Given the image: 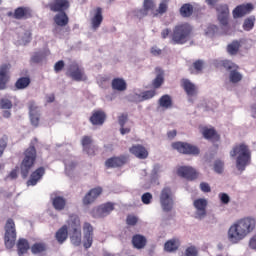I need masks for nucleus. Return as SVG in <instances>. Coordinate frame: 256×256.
I'll use <instances>...</instances> for the list:
<instances>
[{
  "instance_id": "obj_1",
  "label": "nucleus",
  "mask_w": 256,
  "mask_h": 256,
  "mask_svg": "<svg viewBox=\"0 0 256 256\" xmlns=\"http://www.w3.org/2000/svg\"><path fill=\"white\" fill-rule=\"evenodd\" d=\"M255 227L256 219L253 217H244L237 220L228 229V241H230L232 245H237V243H241V241H243L245 237L255 231Z\"/></svg>"
},
{
  "instance_id": "obj_2",
  "label": "nucleus",
  "mask_w": 256,
  "mask_h": 256,
  "mask_svg": "<svg viewBox=\"0 0 256 256\" xmlns=\"http://www.w3.org/2000/svg\"><path fill=\"white\" fill-rule=\"evenodd\" d=\"M230 157H237L236 168L238 171H245L247 165H251V150L245 143L235 145L230 151Z\"/></svg>"
},
{
  "instance_id": "obj_3",
  "label": "nucleus",
  "mask_w": 256,
  "mask_h": 256,
  "mask_svg": "<svg viewBox=\"0 0 256 256\" xmlns=\"http://www.w3.org/2000/svg\"><path fill=\"white\" fill-rule=\"evenodd\" d=\"M191 33H193L191 24L184 22L176 25L170 36L173 45H185L191 39Z\"/></svg>"
},
{
  "instance_id": "obj_4",
  "label": "nucleus",
  "mask_w": 256,
  "mask_h": 256,
  "mask_svg": "<svg viewBox=\"0 0 256 256\" xmlns=\"http://www.w3.org/2000/svg\"><path fill=\"white\" fill-rule=\"evenodd\" d=\"M37 161V149L35 146H30L24 151V158L20 164V173L23 179L29 177V172L35 167Z\"/></svg>"
},
{
  "instance_id": "obj_5",
  "label": "nucleus",
  "mask_w": 256,
  "mask_h": 256,
  "mask_svg": "<svg viewBox=\"0 0 256 256\" xmlns=\"http://www.w3.org/2000/svg\"><path fill=\"white\" fill-rule=\"evenodd\" d=\"M4 245L6 249H13L15 242L17 241V229L15 228V221L13 218H9L4 226Z\"/></svg>"
},
{
  "instance_id": "obj_6",
  "label": "nucleus",
  "mask_w": 256,
  "mask_h": 256,
  "mask_svg": "<svg viewBox=\"0 0 256 256\" xmlns=\"http://www.w3.org/2000/svg\"><path fill=\"white\" fill-rule=\"evenodd\" d=\"M160 205L166 213L173 210V190L171 187H164L160 193Z\"/></svg>"
},
{
  "instance_id": "obj_7",
  "label": "nucleus",
  "mask_w": 256,
  "mask_h": 256,
  "mask_svg": "<svg viewBox=\"0 0 256 256\" xmlns=\"http://www.w3.org/2000/svg\"><path fill=\"white\" fill-rule=\"evenodd\" d=\"M172 148L182 155H199L201 153L197 146L187 142H173Z\"/></svg>"
},
{
  "instance_id": "obj_8",
  "label": "nucleus",
  "mask_w": 256,
  "mask_h": 256,
  "mask_svg": "<svg viewBox=\"0 0 256 256\" xmlns=\"http://www.w3.org/2000/svg\"><path fill=\"white\" fill-rule=\"evenodd\" d=\"M7 17L17 21H25L33 18V10L29 7L20 6L13 11L7 12Z\"/></svg>"
},
{
  "instance_id": "obj_9",
  "label": "nucleus",
  "mask_w": 256,
  "mask_h": 256,
  "mask_svg": "<svg viewBox=\"0 0 256 256\" xmlns=\"http://www.w3.org/2000/svg\"><path fill=\"white\" fill-rule=\"evenodd\" d=\"M47 7L52 13H67L71 7V2L69 0H51Z\"/></svg>"
},
{
  "instance_id": "obj_10",
  "label": "nucleus",
  "mask_w": 256,
  "mask_h": 256,
  "mask_svg": "<svg viewBox=\"0 0 256 256\" xmlns=\"http://www.w3.org/2000/svg\"><path fill=\"white\" fill-rule=\"evenodd\" d=\"M66 75L73 81H87V75H85V71L83 68H80L79 64L77 63H73L69 66Z\"/></svg>"
},
{
  "instance_id": "obj_11",
  "label": "nucleus",
  "mask_w": 256,
  "mask_h": 256,
  "mask_svg": "<svg viewBox=\"0 0 256 256\" xmlns=\"http://www.w3.org/2000/svg\"><path fill=\"white\" fill-rule=\"evenodd\" d=\"M114 209L115 205L111 202L101 204L98 208L92 210V217H94V219L107 217V215H109L111 211H114Z\"/></svg>"
},
{
  "instance_id": "obj_12",
  "label": "nucleus",
  "mask_w": 256,
  "mask_h": 256,
  "mask_svg": "<svg viewBox=\"0 0 256 256\" xmlns=\"http://www.w3.org/2000/svg\"><path fill=\"white\" fill-rule=\"evenodd\" d=\"M82 229L84 235L83 246L85 249H90V247L93 245V225H91L89 222H84Z\"/></svg>"
},
{
  "instance_id": "obj_13",
  "label": "nucleus",
  "mask_w": 256,
  "mask_h": 256,
  "mask_svg": "<svg viewBox=\"0 0 256 256\" xmlns=\"http://www.w3.org/2000/svg\"><path fill=\"white\" fill-rule=\"evenodd\" d=\"M177 175H179V177H183L184 179H187L188 181H195V179L199 177L197 170L191 166L179 167L177 170Z\"/></svg>"
},
{
  "instance_id": "obj_14",
  "label": "nucleus",
  "mask_w": 256,
  "mask_h": 256,
  "mask_svg": "<svg viewBox=\"0 0 256 256\" xmlns=\"http://www.w3.org/2000/svg\"><path fill=\"white\" fill-rule=\"evenodd\" d=\"M9 71H11V64H2L0 66V91L7 89V83L11 79L9 75Z\"/></svg>"
},
{
  "instance_id": "obj_15",
  "label": "nucleus",
  "mask_w": 256,
  "mask_h": 256,
  "mask_svg": "<svg viewBox=\"0 0 256 256\" xmlns=\"http://www.w3.org/2000/svg\"><path fill=\"white\" fill-rule=\"evenodd\" d=\"M180 85L182 89H184L188 97H197L199 93V88L197 87V85L191 82V80L187 78H182L180 81Z\"/></svg>"
},
{
  "instance_id": "obj_16",
  "label": "nucleus",
  "mask_w": 256,
  "mask_h": 256,
  "mask_svg": "<svg viewBox=\"0 0 256 256\" xmlns=\"http://www.w3.org/2000/svg\"><path fill=\"white\" fill-rule=\"evenodd\" d=\"M45 172V167L43 166H40L36 170H34L30 174V177L26 182L27 187H35V185H37V183H39L41 179H43V177L45 176Z\"/></svg>"
},
{
  "instance_id": "obj_17",
  "label": "nucleus",
  "mask_w": 256,
  "mask_h": 256,
  "mask_svg": "<svg viewBox=\"0 0 256 256\" xmlns=\"http://www.w3.org/2000/svg\"><path fill=\"white\" fill-rule=\"evenodd\" d=\"M253 9H254V6L251 3L238 5L232 11L233 18L241 19V17H245V15H249V13L253 11Z\"/></svg>"
},
{
  "instance_id": "obj_18",
  "label": "nucleus",
  "mask_w": 256,
  "mask_h": 256,
  "mask_svg": "<svg viewBox=\"0 0 256 256\" xmlns=\"http://www.w3.org/2000/svg\"><path fill=\"white\" fill-rule=\"evenodd\" d=\"M81 145L84 153H87L90 157H95L97 148L93 145V138L91 136H83L81 139Z\"/></svg>"
},
{
  "instance_id": "obj_19",
  "label": "nucleus",
  "mask_w": 256,
  "mask_h": 256,
  "mask_svg": "<svg viewBox=\"0 0 256 256\" xmlns=\"http://www.w3.org/2000/svg\"><path fill=\"white\" fill-rule=\"evenodd\" d=\"M103 193V188L101 186L92 188L89 192L84 196L83 203L84 205H91V203H95L99 196Z\"/></svg>"
},
{
  "instance_id": "obj_20",
  "label": "nucleus",
  "mask_w": 256,
  "mask_h": 256,
  "mask_svg": "<svg viewBox=\"0 0 256 256\" xmlns=\"http://www.w3.org/2000/svg\"><path fill=\"white\" fill-rule=\"evenodd\" d=\"M193 205L196 209V219H204L207 215V201L199 198L194 201Z\"/></svg>"
},
{
  "instance_id": "obj_21",
  "label": "nucleus",
  "mask_w": 256,
  "mask_h": 256,
  "mask_svg": "<svg viewBox=\"0 0 256 256\" xmlns=\"http://www.w3.org/2000/svg\"><path fill=\"white\" fill-rule=\"evenodd\" d=\"M218 13V21L221 25H227L229 23V6L227 4H221L216 7Z\"/></svg>"
},
{
  "instance_id": "obj_22",
  "label": "nucleus",
  "mask_w": 256,
  "mask_h": 256,
  "mask_svg": "<svg viewBox=\"0 0 256 256\" xmlns=\"http://www.w3.org/2000/svg\"><path fill=\"white\" fill-rule=\"evenodd\" d=\"M125 163H127V157L119 156L107 159L105 165L108 169H115L117 167H123Z\"/></svg>"
},
{
  "instance_id": "obj_23",
  "label": "nucleus",
  "mask_w": 256,
  "mask_h": 256,
  "mask_svg": "<svg viewBox=\"0 0 256 256\" xmlns=\"http://www.w3.org/2000/svg\"><path fill=\"white\" fill-rule=\"evenodd\" d=\"M67 229L70 233L73 231H81V218L76 214L70 215L67 221Z\"/></svg>"
},
{
  "instance_id": "obj_24",
  "label": "nucleus",
  "mask_w": 256,
  "mask_h": 256,
  "mask_svg": "<svg viewBox=\"0 0 256 256\" xmlns=\"http://www.w3.org/2000/svg\"><path fill=\"white\" fill-rule=\"evenodd\" d=\"M103 23V8L97 7L94 10V16L91 18L92 29H99Z\"/></svg>"
},
{
  "instance_id": "obj_25",
  "label": "nucleus",
  "mask_w": 256,
  "mask_h": 256,
  "mask_svg": "<svg viewBox=\"0 0 256 256\" xmlns=\"http://www.w3.org/2000/svg\"><path fill=\"white\" fill-rule=\"evenodd\" d=\"M214 66L216 69H225L226 71H233L239 69V66L230 60H215Z\"/></svg>"
},
{
  "instance_id": "obj_26",
  "label": "nucleus",
  "mask_w": 256,
  "mask_h": 256,
  "mask_svg": "<svg viewBox=\"0 0 256 256\" xmlns=\"http://www.w3.org/2000/svg\"><path fill=\"white\" fill-rule=\"evenodd\" d=\"M132 155H135L138 159H147L149 157V152L142 145H134L129 149Z\"/></svg>"
},
{
  "instance_id": "obj_27",
  "label": "nucleus",
  "mask_w": 256,
  "mask_h": 256,
  "mask_svg": "<svg viewBox=\"0 0 256 256\" xmlns=\"http://www.w3.org/2000/svg\"><path fill=\"white\" fill-rule=\"evenodd\" d=\"M69 238V230L67 228V224L63 225L58 231L55 233V239L59 245H63Z\"/></svg>"
},
{
  "instance_id": "obj_28",
  "label": "nucleus",
  "mask_w": 256,
  "mask_h": 256,
  "mask_svg": "<svg viewBox=\"0 0 256 256\" xmlns=\"http://www.w3.org/2000/svg\"><path fill=\"white\" fill-rule=\"evenodd\" d=\"M202 135L204 139H207L208 141H219V139H221V136L217 134L215 128L204 127L202 129Z\"/></svg>"
},
{
  "instance_id": "obj_29",
  "label": "nucleus",
  "mask_w": 256,
  "mask_h": 256,
  "mask_svg": "<svg viewBox=\"0 0 256 256\" xmlns=\"http://www.w3.org/2000/svg\"><path fill=\"white\" fill-rule=\"evenodd\" d=\"M106 118L107 116L105 115V112L98 110L93 112L92 116L90 117V122L92 125H103Z\"/></svg>"
},
{
  "instance_id": "obj_30",
  "label": "nucleus",
  "mask_w": 256,
  "mask_h": 256,
  "mask_svg": "<svg viewBox=\"0 0 256 256\" xmlns=\"http://www.w3.org/2000/svg\"><path fill=\"white\" fill-rule=\"evenodd\" d=\"M53 20L58 27H66V25H69V16L67 15V12H58Z\"/></svg>"
},
{
  "instance_id": "obj_31",
  "label": "nucleus",
  "mask_w": 256,
  "mask_h": 256,
  "mask_svg": "<svg viewBox=\"0 0 256 256\" xmlns=\"http://www.w3.org/2000/svg\"><path fill=\"white\" fill-rule=\"evenodd\" d=\"M132 245L134 249H145L147 245V238L141 234H135L132 237Z\"/></svg>"
},
{
  "instance_id": "obj_32",
  "label": "nucleus",
  "mask_w": 256,
  "mask_h": 256,
  "mask_svg": "<svg viewBox=\"0 0 256 256\" xmlns=\"http://www.w3.org/2000/svg\"><path fill=\"white\" fill-rule=\"evenodd\" d=\"M113 91H127V82L123 78H114L111 82Z\"/></svg>"
},
{
  "instance_id": "obj_33",
  "label": "nucleus",
  "mask_w": 256,
  "mask_h": 256,
  "mask_svg": "<svg viewBox=\"0 0 256 256\" xmlns=\"http://www.w3.org/2000/svg\"><path fill=\"white\" fill-rule=\"evenodd\" d=\"M31 85V78L29 76H23L17 79L14 84L15 89L21 91L23 89H27Z\"/></svg>"
},
{
  "instance_id": "obj_34",
  "label": "nucleus",
  "mask_w": 256,
  "mask_h": 256,
  "mask_svg": "<svg viewBox=\"0 0 256 256\" xmlns=\"http://www.w3.org/2000/svg\"><path fill=\"white\" fill-rule=\"evenodd\" d=\"M204 67L205 62L203 60H196L192 65L189 66V71L191 75H199V73H203Z\"/></svg>"
},
{
  "instance_id": "obj_35",
  "label": "nucleus",
  "mask_w": 256,
  "mask_h": 256,
  "mask_svg": "<svg viewBox=\"0 0 256 256\" xmlns=\"http://www.w3.org/2000/svg\"><path fill=\"white\" fill-rule=\"evenodd\" d=\"M52 205L56 211H63L67 206V200L63 196H56L52 199Z\"/></svg>"
},
{
  "instance_id": "obj_36",
  "label": "nucleus",
  "mask_w": 256,
  "mask_h": 256,
  "mask_svg": "<svg viewBox=\"0 0 256 256\" xmlns=\"http://www.w3.org/2000/svg\"><path fill=\"white\" fill-rule=\"evenodd\" d=\"M158 105L162 109H171L173 107V99L169 94L162 95L158 100Z\"/></svg>"
},
{
  "instance_id": "obj_37",
  "label": "nucleus",
  "mask_w": 256,
  "mask_h": 256,
  "mask_svg": "<svg viewBox=\"0 0 256 256\" xmlns=\"http://www.w3.org/2000/svg\"><path fill=\"white\" fill-rule=\"evenodd\" d=\"M193 12H194V8H193V4L191 3H185L179 9V13L181 17H183L184 19L191 17V15H193Z\"/></svg>"
},
{
  "instance_id": "obj_38",
  "label": "nucleus",
  "mask_w": 256,
  "mask_h": 256,
  "mask_svg": "<svg viewBox=\"0 0 256 256\" xmlns=\"http://www.w3.org/2000/svg\"><path fill=\"white\" fill-rule=\"evenodd\" d=\"M157 71V76L156 78L152 81V86L154 89H159L163 83H165V76L163 73V70L160 68H156Z\"/></svg>"
},
{
  "instance_id": "obj_39",
  "label": "nucleus",
  "mask_w": 256,
  "mask_h": 256,
  "mask_svg": "<svg viewBox=\"0 0 256 256\" xmlns=\"http://www.w3.org/2000/svg\"><path fill=\"white\" fill-rule=\"evenodd\" d=\"M18 255H25L29 251V241L25 238H20L17 243Z\"/></svg>"
},
{
  "instance_id": "obj_40",
  "label": "nucleus",
  "mask_w": 256,
  "mask_h": 256,
  "mask_svg": "<svg viewBox=\"0 0 256 256\" xmlns=\"http://www.w3.org/2000/svg\"><path fill=\"white\" fill-rule=\"evenodd\" d=\"M241 49V40H233L230 44L227 45V53L229 55H237Z\"/></svg>"
},
{
  "instance_id": "obj_41",
  "label": "nucleus",
  "mask_w": 256,
  "mask_h": 256,
  "mask_svg": "<svg viewBox=\"0 0 256 256\" xmlns=\"http://www.w3.org/2000/svg\"><path fill=\"white\" fill-rule=\"evenodd\" d=\"M177 249H179V240L177 239L168 240L164 244V250L168 253H173L174 251H177Z\"/></svg>"
},
{
  "instance_id": "obj_42",
  "label": "nucleus",
  "mask_w": 256,
  "mask_h": 256,
  "mask_svg": "<svg viewBox=\"0 0 256 256\" xmlns=\"http://www.w3.org/2000/svg\"><path fill=\"white\" fill-rule=\"evenodd\" d=\"M81 238V230L70 232V241L72 245H75V247H79V245H81Z\"/></svg>"
},
{
  "instance_id": "obj_43",
  "label": "nucleus",
  "mask_w": 256,
  "mask_h": 256,
  "mask_svg": "<svg viewBox=\"0 0 256 256\" xmlns=\"http://www.w3.org/2000/svg\"><path fill=\"white\" fill-rule=\"evenodd\" d=\"M31 251L34 255L44 253V251H47V245L45 243H35L32 245Z\"/></svg>"
},
{
  "instance_id": "obj_44",
  "label": "nucleus",
  "mask_w": 256,
  "mask_h": 256,
  "mask_svg": "<svg viewBox=\"0 0 256 256\" xmlns=\"http://www.w3.org/2000/svg\"><path fill=\"white\" fill-rule=\"evenodd\" d=\"M255 16H250L244 20L243 29L244 31H251L255 27Z\"/></svg>"
},
{
  "instance_id": "obj_45",
  "label": "nucleus",
  "mask_w": 256,
  "mask_h": 256,
  "mask_svg": "<svg viewBox=\"0 0 256 256\" xmlns=\"http://www.w3.org/2000/svg\"><path fill=\"white\" fill-rule=\"evenodd\" d=\"M229 79L231 83H239L243 79V75L239 73L238 69L230 71Z\"/></svg>"
},
{
  "instance_id": "obj_46",
  "label": "nucleus",
  "mask_w": 256,
  "mask_h": 256,
  "mask_svg": "<svg viewBox=\"0 0 256 256\" xmlns=\"http://www.w3.org/2000/svg\"><path fill=\"white\" fill-rule=\"evenodd\" d=\"M157 95V92L155 90H147L140 94V101H148V99H153Z\"/></svg>"
},
{
  "instance_id": "obj_47",
  "label": "nucleus",
  "mask_w": 256,
  "mask_h": 256,
  "mask_svg": "<svg viewBox=\"0 0 256 256\" xmlns=\"http://www.w3.org/2000/svg\"><path fill=\"white\" fill-rule=\"evenodd\" d=\"M167 9H169L167 2H161L158 9L155 11V13H153V17H157V15H163L167 13Z\"/></svg>"
},
{
  "instance_id": "obj_48",
  "label": "nucleus",
  "mask_w": 256,
  "mask_h": 256,
  "mask_svg": "<svg viewBox=\"0 0 256 256\" xmlns=\"http://www.w3.org/2000/svg\"><path fill=\"white\" fill-rule=\"evenodd\" d=\"M0 109H13V102L9 98H1Z\"/></svg>"
},
{
  "instance_id": "obj_49",
  "label": "nucleus",
  "mask_w": 256,
  "mask_h": 256,
  "mask_svg": "<svg viewBox=\"0 0 256 256\" xmlns=\"http://www.w3.org/2000/svg\"><path fill=\"white\" fill-rule=\"evenodd\" d=\"M143 8L149 13V11H155V2L153 0H144Z\"/></svg>"
},
{
  "instance_id": "obj_50",
  "label": "nucleus",
  "mask_w": 256,
  "mask_h": 256,
  "mask_svg": "<svg viewBox=\"0 0 256 256\" xmlns=\"http://www.w3.org/2000/svg\"><path fill=\"white\" fill-rule=\"evenodd\" d=\"M185 256H199V250L195 246H189L185 250Z\"/></svg>"
},
{
  "instance_id": "obj_51",
  "label": "nucleus",
  "mask_w": 256,
  "mask_h": 256,
  "mask_svg": "<svg viewBox=\"0 0 256 256\" xmlns=\"http://www.w3.org/2000/svg\"><path fill=\"white\" fill-rule=\"evenodd\" d=\"M7 136H4L0 139V157H3V153H5V149H7Z\"/></svg>"
},
{
  "instance_id": "obj_52",
  "label": "nucleus",
  "mask_w": 256,
  "mask_h": 256,
  "mask_svg": "<svg viewBox=\"0 0 256 256\" xmlns=\"http://www.w3.org/2000/svg\"><path fill=\"white\" fill-rule=\"evenodd\" d=\"M223 167H225V164L221 160H216L214 163V171L216 173H223Z\"/></svg>"
},
{
  "instance_id": "obj_53",
  "label": "nucleus",
  "mask_w": 256,
  "mask_h": 256,
  "mask_svg": "<svg viewBox=\"0 0 256 256\" xmlns=\"http://www.w3.org/2000/svg\"><path fill=\"white\" fill-rule=\"evenodd\" d=\"M40 115L39 113L30 114V121L34 127H39Z\"/></svg>"
},
{
  "instance_id": "obj_54",
  "label": "nucleus",
  "mask_w": 256,
  "mask_h": 256,
  "mask_svg": "<svg viewBox=\"0 0 256 256\" xmlns=\"http://www.w3.org/2000/svg\"><path fill=\"white\" fill-rule=\"evenodd\" d=\"M149 15V12L145 10L144 8L138 9L135 11V17L137 19H143L144 17H147Z\"/></svg>"
},
{
  "instance_id": "obj_55",
  "label": "nucleus",
  "mask_w": 256,
  "mask_h": 256,
  "mask_svg": "<svg viewBox=\"0 0 256 256\" xmlns=\"http://www.w3.org/2000/svg\"><path fill=\"white\" fill-rule=\"evenodd\" d=\"M137 221H139V219L135 215H128L126 218L127 225H130L132 227H134V225H137Z\"/></svg>"
},
{
  "instance_id": "obj_56",
  "label": "nucleus",
  "mask_w": 256,
  "mask_h": 256,
  "mask_svg": "<svg viewBox=\"0 0 256 256\" xmlns=\"http://www.w3.org/2000/svg\"><path fill=\"white\" fill-rule=\"evenodd\" d=\"M62 69H65V61L60 60V61L55 63L54 71H55V73H61Z\"/></svg>"
},
{
  "instance_id": "obj_57",
  "label": "nucleus",
  "mask_w": 256,
  "mask_h": 256,
  "mask_svg": "<svg viewBox=\"0 0 256 256\" xmlns=\"http://www.w3.org/2000/svg\"><path fill=\"white\" fill-rule=\"evenodd\" d=\"M151 199H153V195L149 192L142 195V203H144V205H149V203H151Z\"/></svg>"
},
{
  "instance_id": "obj_58",
  "label": "nucleus",
  "mask_w": 256,
  "mask_h": 256,
  "mask_svg": "<svg viewBox=\"0 0 256 256\" xmlns=\"http://www.w3.org/2000/svg\"><path fill=\"white\" fill-rule=\"evenodd\" d=\"M129 119V116L127 114H122L121 116L118 117V123L120 127H125V123H127Z\"/></svg>"
},
{
  "instance_id": "obj_59",
  "label": "nucleus",
  "mask_w": 256,
  "mask_h": 256,
  "mask_svg": "<svg viewBox=\"0 0 256 256\" xmlns=\"http://www.w3.org/2000/svg\"><path fill=\"white\" fill-rule=\"evenodd\" d=\"M217 26L210 24L207 29H206V35H215V33H217Z\"/></svg>"
},
{
  "instance_id": "obj_60",
  "label": "nucleus",
  "mask_w": 256,
  "mask_h": 256,
  "mask_svg": "<svg viewBox=\"0 0 256 256\" xmlns=\"http://www.w3.org/2000/svg\"><path fill=\"white\" fill-rule=\"evenodd\" d=\"M219 197H220L221 203H223L224 205H227L231 201V198L226 193H220Z\"/></svg>"
},
{
  "instance_id": "obj_61",
  "label": "nucleus",
  "mask_w": 256,
  "mask_h": 256,
  "mask_svg": "<svg viewBox=\"0 0 256 256\" xmlns=\"http://www.w3.org/2000/svg\"><path fill=\"white\" fill-rule=\"evenodd\" d=\"M200 189L203 193H211V186L207 182H202L200 184Z\"/></svg>"
},
{
  "instance_id": "obj_62",
  "label": "nucleus",
  "mask_w": 256,
  "mask_h": 256,
  "mask_svg": "<svg viewBox=\"0 0 256 256\" xmlns=\"http://www.w3.org/2000/svg\"><path fill=\"white\" fill-rule=\"evenodd\" d=\"M28 107H29L30 115L39 113V112H37L38 107H37V104H35V102H30Z\"/></svg>"
},
{
  "instance_id": "obj_63",
  "label": "nucleus",
  "mask_w": 256,
  "mask_h": 256,
  "mask_svg": "<svg viewBox=\"0 0 256 256\" xmlns=\"http://www.w3.org/2000/svg\"><path fill=\"white\" fill-rule=\"evenodd\" d=\"M249 247L250 249L256 250V234L250 238Z\"/></svg>"
},
{
  "instance_id": "obj_64",
  "label": "nucleus",
  "mask_w": 256,
  "mask_h": 256,
  "mask_svg": "<svg viewBox=\"0 0 256 256\" xmlns=\"http://www.w3.org/2000/svg\"><path fill=\"white\" fill-rule=\"evenodd\" d=\"M41 54H35L34 56H32L31 61L32 63H41Z\"/></svg>"
}]
</instances>
